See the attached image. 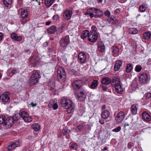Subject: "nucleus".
Masks as SVG:
<instances>
[{
  "instance_id": "f257e3e1",
  "label": "nucleus",
  "mask_w": 151,
  "mask_h": 151,
  "mask_svg": "<svg viewBox=\"0 0 151 151\" xmlns=\"http://www.w3.org/2000/svg\"><path fill=\"white\" fill-rule=\"evenodd\" d=\"M83 84L82 81L81 80H76V88H78L77 91V98L81 101H84L86 98L87 93L83 88L80 87Z\"/></svg>"
},
{
  "instance_id": "f03ea898",
  "label": "nucleus",
  "mask_w": 151,
  "mask_h": 151,
  "mask_svg": "<svg viewBox=\"0 0 151 151\" xmlns=\"http://www.w3.org/2000/svg\"><path fill=\"white\" fill-rule=\"evenodd\" d=\"M40 78L39 72L36 70H34L32 72V76L30 78L29 83L30 85L35 84L39 81V79Z\"/></svg>"
},
{
  "instance_id": "7ed1b4c3",
  "label": "nucleus",
  "mask_w": 151,
  "mask_h": 151,
  "mask_svg": "<svg viewBox=\"0 0 151 151\" xmlns=\"http://www.w3.org/2000/svg\"><path fill=\"white\" fill-rule=\"evenodd\" d=\"M57 77L58 80L60 82H63L65 81L66 77V73L63 67H60L58 68Z\"/></svg>"
},
{
  "instance_id": "20e7f679",
  "label": "nucleus",
  "mask_w": 151,
  "mask_h": 151,
  "mask_svg": "<svg viewBox=\"0 0 151 151\" xmlns=\"http://www.w3.org/2000/svg\"><path fill=\"white\" fill-rule=\"evenodd\" d=\"M117 80H115V79L114 80V81L112 83V87L115 88L116 92L119 94L122 93L124 91V89L122 87V86L120 84V80L118 78Z\"/></svg>"
},
{
  "instance_id": "39448f33",
  "label": "nucleus",
  "mask_w": 151,
  "mask_h": 151,
  "mask_svg": "<svg viewBox=\"0 0 151 151\" xmlns=\"http://www.w3.org/2000/svg\"><path fill=\"white\" fill-rule=\"evenodd\" d=\"M59 44L61 47L63 49L65 48L70 44V39L69 36L67 35L62 37L60 41Z\"/></svg>"
},
{
  "instance_id": "423d86ee",
  "label": "nucleus",
  "mask_w": 151,
  "mask_h": 151,
  "mask_svg": "<svg viewBox=\"0 0 151 151\" xmlns=\"http://www.w3.org/2000/svg\"><path fill=\"white\" fill-rule=\"evenodd\" d=\"M20 117L23 119L24 122L29 123L32 120V118L29 116L28 114L26 111H23L19 114Z\"/></svg>"
},
{
  "instance_id": "0eeeda50",
  "label": "nucleus",
  "mask_w": 151,
  "mask_h": 151,
  "mask_svg": "<svg viewBox=\"0 0 151 151\" xmlns=\"http://www.w3.org/2000/svg\"><path fill=\"white\" fill-rule=\"evenodd\" d=\"M139 80L141 83L145 84L147 83L149 81V78L148 75L145 73H143L139 76Z\"/></svg>"
},
{
  "instance_id": "6e6552de",
  "label": "nucleus",
  "mask_w": 151,
  "mask_h": 151,
  "mask_svg": "<svg viewBox=\"0 0 151 151\" xmlns=\"http://www.w3.org/2000/svg\"><path fill=\"white\" fill-rule=\"evenodd\" d=\"M40 60V59L38 57L33 56L30 58L29 61L32 66L35 67L39 64Z\"/></svg>"
},
{
  "instance_id": "1a4fd4ad",
  "label": "nucleus",
  "mask_w": 151,
  "mask_h": 151,
  "mask_svg": "<svg viewBox=\"0 0 151 151\" xmlns=\"http://www.w3.org/2000/svg\"><path fill=\"white\" fill-rule=\"evenodd\" d=\"M21 144V142L19 140L15 141L9 144L7 147V149L8 150H12L16 147L20 146Z\"/></svg>"
},
{
  "instance_id": "9d476101",
  "label": "nucleus",
  "mask_w": 151,
  "mask_h": 151,
  "mask_svg": "<svg viewBox=\"0 0 151 151\" xmlns=\"http://www.w3.org/2000/svg\"><path fill=\"white\" fill-rule=\"evenodd\" d=\"M98 36L97 33L94 32H90L88 35V40L91 42H95L97 40Z\"/></svg>"
},
{
  "instance_id": "9b49d317",
  "label": "nucleus",
  "mask_w": 151,
  "mask_h": 151,
  "mask_svg": "<svg viewBox=\"0 0 151 151\" xmlns=\"http://www.w3.org/2000/svg\"><path fill=\"white\" fill-rule=\"evenodd\" d=\"M9 94V92H7L1 94L0 96V100L5 103L9 102L10 100Z\"/></svg>"
},
{
  "instance_id": "f8f14e48",
  "label": "nucleus",
  "mask_w": 151,
  "mask_h": 151,
  "mask_svg": "<svg viewBox=\"0 0 151 151\" xmlns=\"http://www.w3.org/2000/svg\"><path fill=\"white\" fill-rule=\"evenodd\" d=\"M4 124L5 128L7 129L11 127L14 123V120L12 117H10Z\"/></svg>"
},
{
  "instance_id": "ddd939ff",
  "label": "nucleus",
  "mask_w": 151,
  "mask_h": 151,
  "mask_svg": "<svg viewBox=\"0 0 151 151\" xmlns=\"http://www.w3.org/2000/svg\"><path fill=\"white\" fill-rule=\"evenodd\" d=\"M125 115L124 112L120 111L116 115L115 119L117 122H120L123 121Z\"/></svg>"
},
{
  "instance_id": "4468645a",
  "label": "nucleus",
  "mask_w": 151,
  "mask_h": 151,
  "mask_svg": "<svg viewBox=\"0 0 151 151\" xmlns=\"http://www.w3.org/2000/svg\"><path fill=\"white\" fill-rule=\"evenodd\" d=\"M72 13V11L69 9L65 10L63 12L64 18L66 20L70 19L71 17Z\"/></svg>"
},
{
  "instance_id": "2eb2a0df",
  "label": "nucleus",
  "mask_w": 151,
  "mask_h": 151,
  "mask_svg": "<svg viewBox=\"0 0 151 151\" xmlns=\"http://www.w3.org/2000/svg\"><path fill=\"white\" fill-rule=\"evenodd\" d=\"M67 102L66 104L67 106L68 107L67 108H65L67 109V111L68 113H71L74 111V108L72 107V103L71 101L68 99L67 100Z\"/></svg>"
},
{
  "instance_id": "dca6fc26",
  "label": "nucleus",
  "mask_w": 151,
  "mask_h": 151,
  "mask_svg": "<svg viewBox=\"0 0 151 151\" xmlns=\"http://www.w3.org/2000/svg\"><path fill=\"white\" fill-rule=\"evenodd\" d=\"M10 37L13 41L17 42L20 41L22 39L21 36H18L17 34L14 32L11 34Z\"/></svg>"
},
{
  "instance_id": "f3484780",
  "label": "nucleus",
  "mask_w": 151,
  "mask_h": 151,
  "mask_svg": "<svg viewBox=\"0 0 151 151\" xmlns=\"http://www.w3.org/2000/svg\"><path fill=\"white\" fill-rule=\"evenodd\" d=\"M87 57L86 55L83 52H81L79 53L78 59L79 62L82 63H84L86 60Z\"/></svg>"
},
{
  "instance_id": "a211bd4d",
  "label": "nucleus",
  "mask_w": 151,
  "mask_h": 151,
  "mask_svg": "<svg viewBox=\"0 0 151 151\" xmlns=\"http://www.w3.org/2000/svg\"><path fill=\"white\" fill-rule=\"evenodd\" d=\"M96 9L90 8L88 9L86 12L85 13V15H89L91 18H93L95 16V11Z\"/></svg>"
},
{
  "instance_id": "6ab92c4d",
  "label": "nucleus",
  "mask_w": 151,
  "mask_h": 151,
  "mask_svg": "<svg viewBox=\"0 0 151 151\" xmlns=\"http://www.w3.org/2000/svg\"><path fill=\"white\" fill-rule=\"evenodd\" d=\"M143 119L145 121L149 122L151 120V116L146 112H144L142 114Z\"/></svg>"
},
{
  "instance_id": "aec40b11",
  "label": "nucleus",
  "mask_w": 151,
  "mask_h": 151,
  "mask_svg": "<svg viewBox=\"0 0 151 151\" xmlns=\"http://www.w3.org/2000/svg\"><path fill=\"white\" fill-rule=\"evenodd\" d=\"M98 50L101 52H104L105 50V47L104 43L102 42H100L97 44Z\"/></svg>"
},
{
  "instance_id": "412c9836",
  "label": "nucleus",
  "mask_w": 151,
  "mask_h": 151,
  "mask_svg": "<svg viewBox=\"0 0 151 151\" xmlns=\"http://www.w3.org/2000/svg\"><path fill=\"white\" fill-rule=\"evenodd\" d=\"M68 99L65 98H64L61 99L59 100V102L61 105V106L64 108H67L68 107L66 105V104L68 102H67V100Z\"/></svg>"
},
{
  "instance_id": "4be33fe9",
  "label": "nucleus",
  "mask_w": 151,
  "mask_h": 151,
  "mask_svg": "<svg viewBox=\"0 0 151 151\" xmlns=\"http://www.w3.org/2000/svg\"><path fill=\"white\" fill-rule=\"evenodd\" d=\"M111 82V80L108 77H104L101 80V83L104 85H108Z\"/></svg>"
},
{
  "instance_id": "5701e85b",
  "label": "nucleus",
  "mask_w": 151,
  "mask_h": 151,
  "mask_svg": "<svg viewBox=\"0 0 151 151\" xmlns=\"http://www.w3.org/2000/svg\"><path fill=\"white\" fill-rule=\"evenodd\" d=\"M49 106H52L54 110H56L58 108V105L57 102H55L53 100H51L50 101L49 104Z\"/></svg>"
},
{
  "instance_id": "b1692460",
  "label": "nucleus",
  "mask_w": 151,
  "mask_h": 151,
  "mask_svg": "<svg viewBox=\"0 0 151 151\" xmlns=\"http://www.w3.org/2000/svg\"><path fill=\"white\" fill-rule=\"evenodd\" d=\"M3 5L4 6L10 8L12 6V0H3Z\"/></svg>"
},
{
  "instance_id": "393cba45",
  "label": "nucleus",
  "mask_w": 151,
  "mask_h": 151,
  "mask_svg": "<svg viewBox=\"0 0 151 151\" xmlns=\"http://www.w3.org/2000/svg\"><path fill=\"white\" fill-rule=\"evenodd\" d=\"M28 16V12L27 9H23L21 12L20 16L22 19L26 18Z\"/></svg>"
},
{
  "instance_id": "a878e982",
  "label": "nucleus",
  "mask_w": 151,
  "mask_h": 151,
  "mask_svg": "<svg viewBox=\"0 0 151 151\" xmlns=\"http://www.w3.org/2000/svg\"><path fill=\"white\" fill-rule=\"evenodd\" d=\"M101 116L103 119H106L109 116L110 112L107 110L103 111L101 113Z\"/></svg>"
},
{
  "instance_id": "bb28decb",
  "label": "nucleus",
  "mask_w": 151,
  "mask_h": 151,
  "mask_svg": "<svg viewBox=\"0 0 151 151\" xmlns=\"http://www.w3.org/2000/svg\"><path fill=\"white\" fill-rule=\"evenodd\" d=\"M122 63V61L121 60H118L116 62L115 64L114 69L116 71L118 70L120 68Z\"/></svg>"
},
{
  "instance_id": "cd10ccee",
  "label": "nucleus",
  "mask_w": 151,
  "mask_h": 151,
  "mask_svg": "<svg viewBox=\"0 0 151 151\" xmlns=\"http://www.w3.org/2000/svg\"><path fill=\"white\" fill-rule=\"evenodd\" d=\"M95 11V17H100L102 15V12L101 10L96 9V11Z\"/></svg>"
},
{
  "instance_id": "c85d7f7f",
  "label": "nucleus",
  "mask_w": 151,
  "mask_h": 151,
  "mask_svg": "<svg viewBox=\"0 0 151 151\" xmlns=\"http://www.w3.org/2000/svg\"><path fill=\"white\" fill-rule=\"evenodd\" d=\"M56 31V27L55 25H53L49 28L47 30L48 32L50 34H53Z\"/></svg>"
},
{
  "instance_id": "c756f323",
  "label": "nucleus",
  "mask_w": 151,
  "mask_h": 151,
  "mask_svg": "<svg viewBox=\"0 0 151 151\" xmlns=\"http://www.w3.org/2000/svg\"><path fill=\"white\" fill-rule=\"evenodd\" d=\"M31 127L33 129L36 131H39L40 129V125L37 123H35L32 124Z\"/></svg>"
},
{
  "instance_id": "7c9ffc66",
  "label": "nucleus",
  "mask_w": 151,
  "mask_h": 151,
  "mask_svg": "<svg viewBox=\"0 0 151 151\" xmlns=\"http://www.w3.org/2000/svg\"><path fill=\"white\" fill-rule=\"evenodd\" d=\"M89 33L90 32L88 30H86L83 31L82 32L81 38L83 39H84L87 36L88 37Z\"/></svg>"
},
{
  "instance_id": "2f4dec72",
  "label": "nucleus",
  "mask_w": 151,
  "mask_h": 151,
  "mask_svg": "<svg viewBox=\"0 0 151 151\" xmlns=\"http://www.w3.org/2000/svg\"><path fill=\"white\" fill-rule=\"evenodd\" d=\"M98 82L97 80H94L91 83L90 88L92 89L95 88L98 85Z\"/></svg>"
},
{
  "instance_id": "473e14b6",
  "label": "nucleus",
  "mask_w": 151,
  "mask_h": 151,
  "mask_svg": "<svg viewBox=\"0 0 151 151\" xmlns=\"http://www.w3.org/2000/svg\"><path fill=\"white\" fill-rule=\"evenodd\" d=\"M55 0H44V2L46 6L48 7H50L53 3Z\"/></svg>"
},
{
  "instance_id": "72a5a7b5",
  "label": "nucleus",
  "mask_w": 151,
  "mask_h": 151,
  "mask_svg": "<svg viewBox=\"0 0 151 151\" xmlns=\"http://www.w3.org/2000/svg\"><path fill=\"white\" fill-rule=\"evenodd\" d=\"M151 37V34L149 32H146L144 33L143 37L144 39L148 40Z\"/></svg>"
},
{
  "instance_id": "f704fd0d",
  "label": "nucleus",
  "mask_w": 151,
  "mask_h": 151,
  "mask_svg": "<svg viewBox=\"0 0 151 151\" xmlns=\"http://www.w3.org/2000/svg\"><path fill=\"white\" fill-rule=\"evenodd\" d=\"M128 32L130 34L135 35L138 33V31L135 28H130L129 29Z\"/></svg>"
},
{
  "instance_id": "c9c22d12",
  "label": "nucleus",
  "mask_w": 151,
  "mask_h": 151,
  "mask_svg": "<svg viewBox=\"0 0 151 151\" xmlns=\"http://www.w3.org/2000/svg\"><path fill=\"white\" fill-rule=\"evenodd\" d=\"M147 9L146 5L144 4H141L139 6V9L140 11L142 12H145Z\"/></svg>"
},
{
  "instance_id": "e433bc0d",
  "label": "nucleus",
  "mask_w": 151,
  "mask_h": 151,
  "mask_svg": "<svg viewBox=\"0 0 151 151\" xmlns=\"http://www.w3.org/2000/svg\"><path fill=\"white\" fill-rule=\"evenodd\" d=\"M131 110L132 114H135L137 113V110L136 106L135 105L133 104L131 106Z\"/></svg>"
},
{
  "instance_id": "4c0bfd02",
  "label": "nucleus",
  "mask_w": 151,
  "mask_h": 151,
  "mask_svg": "<svg viewBox=\"0 0 151 151\" xmlns=\"http://www.w3.org/2000/svg\"><path fill=\"white\" fill-rule=\"evenodd\" d=\"M132 69V66L130 64H127V65L126 71L127 73L130 72Z\"/></svg>"
},
{
  "instance_id": "58836bf2",
  "label": "nucleus",
  "mask_w": 151,
  "mask_h": 151,
  "mask_svg": "<svg viewBox=\"0 0 151 151\" xmlns=\"http://www.w3.org/2000/svg\"><path fill=\"white\" fill-rule=\"evenodd\" d=\"M113 53L116 55H118L119 52V49L118 47L116 46H113Z\"/></svg>"
},
{
  "instance_id": "ea45409f",
  "label": "nucleus",
  "mask_w": 151,
  "mask_h": 151,
  "mask_svg": "<svg viewBox=\"0 0 151 151\" xmlns=\"http://www.w3.org/2000/svg\"><path fill=\"white\" fill-rule=\"evenodd\" d=\"M6 118L5 116L3 115L0 116V124H2L6 122Z\"/></svg>"
},
{
  "instance_id": "a19ab883",
  "label": "nucleus",
  "mask_w": 151,
  "mask_h": 151,
  "mask_svg": "<svg viewBox=\"0 0 151 151\" xmlns=\"http://www.w3.org/2000/svg\"><path fill=\"white\" fill-rule=\"evenodd\" d=\"M142 66L140 65H138L136 66L135 68V70L137 72H139L142 70Z\"/></svg>"
},
{
  "instance_id": "79ce46f5",
  "label": "nucleus",
  "mask_w": 151,
  "mask_h": 151,
  "mask_svg": "<svg viewBox=\"0 0 151 151\" xmlns=\"http://www.w3.org/2000/svg\"><path fill=\"white\" fill-rule=\"evenodd\" d=\"M70 131V130H68L67 128H64L62 130V132L64 135H66L68 134Z\"/></svg>"
},
{
  "instance_id": "37998d69",
  "label": "nucleus",
  "mask_w": 151,
  "mask_h": 151,
  "mask_svg": "<svg viewBox=\"0 0 151 151\" xmlns=\"http://www.w3.org/2000/svg\"><path fill=\"white\" fill-rule=\"evenodd\" d=\"M69 147L71 150H75L76 149V144L70 143L69 144Z\"/></svg>"
},
{
  "instance_id": "c03bdc74",
  "label": "nucleus",
  "mask_w": 151,
  "mask_h": 151,
  "mask_svg": "<svg viewBox=\"0 0 151 151\" xmlns=\"http://www.w3.org/2000/svg\"><path fill=\"white\" fill-rule=\"evenodd\" d=\"M146 99H148L151 97V93L147 92L146 93L144 96Z\"/></svg>"
},
{
  "instance_id": "a18cd8bd",
  "label": "nucleus",
  "mask_w": 151,
  "mask_h": 151,
  "mask_svg": "<svg viewBox=\"0 0 151 151\" xmlns=\"http://www.w3.org/2000/svg\"><path fill=\"white\" fill-rule=\"evenodd\" d=\"M121 129V127L120 126H118L117 127L113 129L112 131L114 132H119Z\"/></svg>"
},
{
  "instance_id": "49530a36",
  "label": "nucleus",
  "mask_w": 151,
  "mask_h": 151,
  "mask_svg": "<svg viewBox=\"0 0 151 151\" xmlns=\"http://www.w3.org/2000/svg\"><path fill=\"white\" fill-rule=\"evenodd\" d=\"M104 14L106 16L108 17H110V16L111 14L110 12L108 10H106Z\"/></svg>"
},
{
  "instance_id": "de8ad7c7",
  "label": "nucleus",
  "mask_w": 151,
  "mask_h": 151,
  "mask_svg": "<svg viewBox=\"0 0 151 151\" xmlns=\"http://www.w3.org/2000/svg\"><path fill=\"white\" fill-rule=\"evenodd\" d=\"M59 18V16L57 14H55L53 16V19L55 21H57Z\"/></svg>"
},
{
  "instance_id": "09e8293b",
  "label": "nucleus",
  "mask_w": 151,
  "mask_h": 151,
  "mask_svg": "<svg viewBox=\"0 0 151 151\" xmlns=\"http://www.w3.org/2000/svg\"><path fill=\"white\" fill-rule=\"evenodd\" d=\"M92 30L90 32H94L95 33H97L96 32V28L95 26H92L91 27Z\"/></svg>"
},
{
  "instance_id": "8fccbe9b",
  "label": "nucleus",
  "mask_w": 151,
  "mask_h": 151,
  "mask_svg": "<svg viewBox=\"0 0 151 151\" xmlns=\"http://www.w3.org/2000/svg\"><path fill=\"white\" fill-rule=\"evenodd\" d=\"M18 72V70L16 69H13L11 71V73L14 75L17 73Z\"/></svg>"
},
{
  "instance_id": "3c124183",
  "label": "nucleus",
  "mask_w": 151,
  "mask_h": 151,
  "mask_svg": "<svg viewBox=\"0 0 151 151\" xmlns=\"http://www.w3.org/2000/svg\"><path fill=\"white\" fill-rule=\"evenodd\" d=\"M63 27H60L58 28V30L57 32L58 33H61L63 31Z\"/></svg>"
},
{
  "instance_id": "603ef678",
  "label": "nucleus",
  "mask_w": 151,
  "mask_h": 151,
  "mask_svg": "<svg viewBox=\"0 0 151 151\" xmlns=\"http://www.w3.org/2000/svg\"><path fill=\"white\" fill-rule=\"evenodd\" d=\"M20 21L22 24H24L27 22V21L24 19H22L20 20Z\"/></svg>"
},
{
  "instance_id": "864d4df0",
  "label": "nucleus",
  "mask_w": 151,
  "mask_h": 151,
  "mask_svg": "<svg viewBox=\"0 0 151 151\" xmlns=\"http://www.w3.org/2000/svg\"><path fill=\"white\" fill-rule=\"evenodd\" d=\"M82 110L81 111H80V110H79V111H80L81 113V114H80V115H82L85 111L83 107H82Z\"/></svg>"
},
{
  "instance_id": "5fc2aeb1",
  "label": "nucleus",
  "mask_w": 151,
  "mask_h": 151,
  "mask_svg": "<svg viewBox=\"0 0 151 151\" xmlns=\"http://www.w3.org/2000/svg\"><path fill=\"white\" fill-rule=\"evenodd\" d=\"M3 36V34L2 32H0V41L2 40Z\"/></svg>"
},
{
  "instance_id": "6e6d98bb",
  "label": "nucleus",
  "mask_w": 151,
  "mask_h": 151,
  "mask_svg": "<svg viewBox=\"0 0 151 151\" xmlns=\"http://www.w3.org/2000/svg\"><path fill=\"white\" fill-rule=\"evenodd\" d=\"M120 12V10L118 9H116L114 12L116 14H119Z\"/></svg>"
},
{
  "instance_id": "4d7b16f0",
  "label": "nucleus",
  "mask_w": 151,
  "mask_h": 151,
  "mask_svg": "<svg viewBox=\"0 0 151 151\" xmlns=\"http://www.w3.org/2000/svg\"><path fill=\"white\" fill-rule=\"evenodd\" d=\"M102 90L106 91L107 89V88L105 86H102L101 87Z\"/></svg>"
},
{
  "instance_id": "13d9d810",
  "label": "nucleus",
  "mask_w": 151,
  "mask_h": 151,
  "mask_svg": "<svg viewBox=\"0 0 151 151\" xmlns=\"http://www.w3.org/2000/svg\"><path fill=\"white\" fill-rule=\"evenodd\" d=\"M72 86L73 88L75 89H76V82L75 81H73L72 83Z\"/></svg>"
},
{
  "instance_id": "bf43d9fd",
  "label": "nucleus",
  "mask_w": 151,
  "mask_h": 151,
  "mask_svg": "<svg viewBox=\"0 0 151 151\" xmlns=\"http://www.w3.org/2000/svg\"><path fill=\"white\" fill-rule=\"evenodd\" d=\"M99 122L101 124H104V121L102 119H100L99 120Z\"/></svg>"
},
{
  "instance_id": "052dcab7",
  "label": "nucleus",
  "mask_w": 151,
  "mask_h": 151,
  "mask_svg": "<svg viewBox=\"0 0 151 151\" xmlns=\"http://www.w3.org/2000/svg\"><path fill=\"white\" fill-rule=\"evenodd\" d=\"M30 105H32V107H34L36 106V104H34L32 102H31L30 104Z\"/></svg>"
},
{
  "instance_id": "680f3d73",
  "label": "nucleus",
  "mask_w": 151,
  "mask_h": 151,
  "mask_svg": "<svg viewBox=\"0 0 151 151\" xmlns=\"http://www.w3.org/2000/svg\"><path fill=\"white\" fill-rule=\"evenodd\" d=\"M106 107V106L105 105H104L102 106L101 107V110H102V111L105 109Z\"/></svg>"
},
{
  "instance_id": "e2e57ef3",
  "label": "nucleus",
  "mask_w": 151,
  "mask_h": 151,
  "mask_svg": "<svg viewBox=\"0 0 151 151\" xmlns=\"http://www.w3.org/2000/svg\"><path fill=\"white\" fill-rule=\"evenodd\" d=\"M110 19L112 20V21L111 22H110L111 23H113L114 22L115 19H114L112 18H110Z\"/></svg>"
},
{
  "instance_id": "0e129e2a",
  "label": "nucleus",
  "mask_w": 151,
  "mask_h": 151,
  "mask_svg": "<svg viewBox=\"0 0 151 151\" xmlns=\"http://www.w3.org/2000/svg\"><path fill=\"white\" fill-rule=\"evenodd\" d=\"M50 23H51V22L50 21H48V22H46L45 24L46 25H49L50 24Z\"/></svg>"
},
{
  "instance_id": "69168bd1",
  "label": "nucleus",
  "mask_w": 151,
  "mask_h": 151,
  "mask_svg": "<svg viewBox=\"0 0 151 151\" xmlns=\"http://www.w3.org/2000/svg\"><path fill=\"white\" fill-rule=\"evenodd\" d=\"M129 124L128 123H126L125 124H124V127H126L127 126H129Z\"/></svg>"
},
{
  "instance_id": "338daca9",
  "label": "nucleus",
  "mask_w": 151,
  "mask_h": 151,
  "mask_svg": "<svg viewBox=\"0 0 151 151\" xmlns=\"http://www.w3.org/2000/svg\"><path fill=\"white\" fill-rule=\"evenodd\" d=\"M102 0H99L98 1V3H101L102 2Z\"/></svg>"
},
{
  "instance_id": "774afa93",
  "label": "nucleus",
  "mask_w": 151,
  "mask_h": 151,
  "mask_svg": "<svg viewBox=\"0 0 151 151\" xmlns=\"http://www.w3.org/2000/svg\"><path fill=\"white\" fill-rule=\"evenodd\" d=\"M107 150V147H105L104 148V149H103V150Z\"/></svg>"
}]
</instances>
